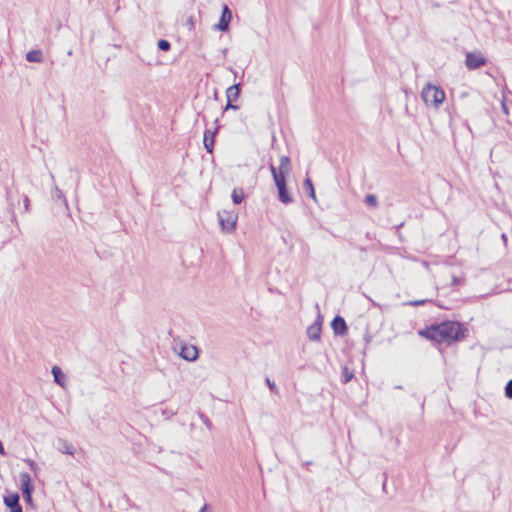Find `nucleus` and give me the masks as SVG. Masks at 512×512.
Segmentation results:
<instances>
[{
	"mask_svg": "<svg viewBox=\"0 0 512 512\" xmlns=\"http://www.w3.org/2000/svg\"><path fill=\"white\" fill-rule=\"evenodd\" d=\"M428 302H430V300H428V299H421V300H413V301L405 302L404 305L417 307V306L425 305Z\"/></svg>",
	"mask_w": 512,
	"mask_h": 512,
	"instance_id": "obj_22",
	"label": "nucleus"
},
{
	"mask_svg": "<svg viewBox=\"0 0 512 512\" xmlns=\"http://www.w3.org/2000/svg\"><path fill=\"white\" fill-rule=\"evenodd\" d=\"M385 489H386V480L383 483V490H385Z\"/></svg>",
	"mask_w": 512,
	"mask_h": 512,
	"instance_id": "obj_36",
	"label": "nucleus"
},
{
	"mask_svg": "<svg viewBox=\"0 0 512 512\" xmlns=\"http://www.w3.org/2000/svg\"><path fill=\"white\" fill-rule=\"evenodd\" d=\"M304 188L306 189L308 195L312 198V199H316V195H315V189H314V185H313V182L310 178H306L304 180Z\"/></svg>",
	"mask_w": 512,
	"mask_h": 512,
	"instance_id": "obj_17",
	"label": "nucleus"
},
{
	"mask_svg": "<svg viewBox=\"0 0 512 512\" xmlns=\"http://www.w3.org/2000/svg\"><path fill=\"white\" fill-rule=\"evenodd\" d=\"M186 25L188 26L189 30H193L194 29L195 22H194V18L192 16L187 19Z\"/></svg>",
	"mask_w": 512,
	"mask_h": 512,
	"instance_id": "obj_29",
	"label": "nucleus"
},
{
	"mask_svg": "<svg viewBox=\"0 0 512 512\" xmlns=\"http://www.w3.org/2000/svg\"><path fill=\"white\" fill-rule=\"evenodd\" d=\"M501 237H502V240H504L505 242L507 241L506 234H502Z\"/></svg>",
	"mask_w": 512,
	"mask_h": 512,
	"instance_id": "obj_34",
	"label": "nucleus"
},
{
	"mask_svg": "<svg viewBox=\"0 0 512 512\" xmlns=\"http://www.w3.org/2000/svg\"><path fill=\"white\" fill-rule=\"evenodd\" d=\"M231 198L234 204H240L244 199V193L242 189L235 188L232 191Z\"/></svg>",
	"mask_w": 512,
	"mask_h": 512,
	"instance_id": "obj_16",
	"label": "nucleus"
},
{
	"mask_svg": "<svg viewBox=\"0 0 512 512\" xmlns=\"http://www.w3.org/2000/svg\"><path fill=\"white\" fill-rule=\"evenodd\" d=\"M218 220L221 227V230L225 233H232L236 229L238 216L234 211H219Z\"/></svg>",
	"mask_w": 512,
	"mask_h": 512,
	"instance_id": "obj_4",
	"label": "nucleus"
},
{
	"mask_svg": "<svg viewBox=\"0 0 512 512\" xmlns=\"http://www.w3.org/2000/svg\"><path fill=\"white\" fill-rule=\"evenodd\" d=\"M311 464H312L311 461L304 463V465H306V466L311 465Z\"/></svg>",
	"mask_w": 512,
	"mask_h": 512,
	"instance_id": "obj_35",
	"label": "nucleus"
},
{
	"mask_svg": "<svg viewBox=\"0 0 512 512\" xmlns=\"http://www.w3.org/2000/svg\"><path fill=\"white\" fill-rule=\"evenodd\" d=\"M63 444H64V446H63L62 452L69 454V455H73L75 448L71 444H68L66 441H64Z\"/></svg>",
	"mask_w": 512,
	"mask_h": 512,
	"instance_id": "obj_23",
	"label": "nucleus"
},
{
	"mask_svg": "<svg viewBox=\"0 0 512 512\" xmlns=\"http://www.w3.org/2000/svg\"><path fill=\"white\" fill-rule=\"evenodd\" d=\"M354 377V374L352 371H350L346 366L343 367V370H342V382L343 383H348L349 381H351Z\"/></svg>",
	"mask_w": 512,
	"mask_h": 512,
	"instance_id": "obj_19",
	"label": "nucleus"
},
{
	"mask_svg": "<svg viewBox=\"0 0 512 512\" xmlns=\"http://www.w3.org/2000/svg\"><path fill=\"white\" fill-rule=\"evenodd\" d=\"M26 60L31 63H41L43 61V53L41 50H30L26 53Z\"/></svg>",
	"mask_w": 512,
	"mask_h": 512,
	"instance_id": "obj_15",
	"label": "nucleus"
},
{
	"mask_svg": "<svg viewBox=\"0 0 512 512\" xmlns=\"http://www.w3.org/2000/svg\"><path fill=\"white\" fill-rule=\"evenodd\" d=\"M181 358L187 361H195L198 358V349L194 345H183L179 352Z\"/></svg>",
	"mask_w": 512,
	"mask_h": 512,
	"instance_id": "obj_11",
	"label": "nucleus"
},
{
	"mask_svg": "<svg viewBox=\"0 0 512 512\" xmlns=\"http://www.w3.org/2000/svg\"><path fill=\"white\" fill-rule=\"evenodd\" d=\"M23 202H24L25 210L28 211L29 210V204H30V200H29L28 196H24Z\"/></svg>",
	"mask_w": 512,
	"mask_h": 512,
	"instance_id": "obj_30",
	"label": "nucleus"
},
{
	"mask_svg": "<svg viewBox=\"0 0 512 512\" xmlns=\"http://www.w3.org/2000/svg\"><path fill=\"white\" fill-rule=\"evenodd\" d=\"M322 322L320 316L307 328V337L314 342L321 340Z\"/></svg>",
	"mask_w": 512,
	"mask_h": 512,
	"instance_id": "obj_8",
	"label": "nucleus"
},
{
	"mask_svg": "<svg viewBox=\"0 0 512 512\" xmlns=\"http://www.w3.org/2000/svg\"><path fill=\"white\" fill-rule=\"evenodd\" d=\"M19 479H20V489H21L24 501L29 505H33L32 494L34 492V485L32 483L31 476L26 472H22L19 475Z\"/></svg>",
	"mask_w": 512,
	"mask_h": 512,
	"instance_id": "obj_5",
	"label": "nucleus"
},
{
	"mask_svg": "<svg viewBox=\"0 0 512 512\" xmlns=\"http://www.w3.org/2000/svg\"><path fill=\"white\" fill-rule=\"evenodd\" d=\"M231 19H232V11L226 4H224L219 22L214 26L215 29L222 31V32H227L229 30V25H230Z\"/></svg>",
	"mask_w": 512,
	"mask_h": 512,
	"instance_id": "obj_7",
	"label": "nucleus"
},
{
	"mask_svg": "<svg viewBox=\"0 0 512 512\" xmlns=\"http://www.w3.org/2000/svg\"><path fill=\"white\" fill-rule=\"evenodd\" d=\"M51 373L54 377V382L56 384H58L59 386H61L62 388L65 387V381H66V376L65 374L63 373L62 369L58 366H53L52 369H51Z\"/></svg>",
	"mask_w": 512,
	"mask_h": 512,
	"instance_id": "obj_13",
	"label": "nucleus"
},
{
	"mask_svg": "<svg viewBox=\"0 0 512 512\" xmlns=\"http://www.w3.org/2000/svg\"><path fill=\"white\" fill-rule=\"evenodd\" d=\"M19 501L20 496L17 493L4 497V504L10 509V512H23Z\"/></svg>",
	"mask_w": 512,
	"mask_h": 512,
	"instance_id": "obj_10",
	"label": "nucleus"
},
{
	"mask_svg": "<svg viewBox=\"0 0 512 512\" xmlns=\"http://www.w3.org/2000/svg\"><path fill=\"white\" fill-rule=\"evenodd\" d=\"M505 395L507 398L512 399V379L505 386Z\"/></svg>",
	"mask_w": 512,
	"mask_h": 512,
	"instance_id": "obj_26",
	"label": "nucleus"
},
{
	"mask_svg": "<svg viewBox=\"0 0 512 512\" xmlns=\"http://www.w3.org/2000/svg\"><path fill=\"white\" fill-rule=\"evenodd\" d=\"M208 507H209L208 504H204L199 512H205L208 509Z\"/></svg>",
	"mask_w": 512,
	"mask_h": 512,
	"instance_id": "obj_33",
	"label": "nucleus"
},
{
	"mask_svg": "<svg viewBox=\"0 0 512 512\" xmlns=\"http://www.w3.org/2000/svg\"><path fill=\"white\" fill-rule=\"evenodd\" d=\"M55 193L58 198H64L63 192L57 187L55 188Z\"/></svg>",
	"mask_w": 512,
	"mask_h": 512,
	"instance_id": "obj_31",
	"label": "nucleus"
},
{
	"mask_svg": "<svg viewBox=\"0 0 512 512\" xmlns=\"http://www.w3.org/2000/svg\"><path fill=\"white\" fill-rule=\"evenodd\" d=\"M157 47L161 51H169L171 48V43L166 39H160L157 42Z\"/></svg>",
	"mask_w": 512,
	"mask_h": 512,
	"instance_id": "obj_20",
	"label": "nucleus"
},
{
	"mask_svg": "<svg viewBox=\"0 0 512 512\" xmlns=\"http://www.w3.org/2000/svg\"><path fill=\"white\" fill-rule=\"evenodd\" d=\"M234 101H227L225 107H224V110L223 112L227 111V110H238L239 109V106L236 105V104H233Z\"/></svg>",
	"mask_w": 512,
	"mask_h": 512,
	"instance_id": "obj_27",
	"label": "nucleus"
},
{
	"mask_svg": "<svg viewBox=\"0 0 512 512\" xmlns=\"http://www.w3.org/2000/svg\"><path fill=\"white\" fill-rule=\"evenodd\" d=\"M23 461H24V462L29 466V468L34 472L35 476H37V472H38V470H39V467H38L37 463H36L34 460L30 459V458L24 459Z\"/></svg>",
	"mask_w": 512,
	"mask_h": 512,
	"instance_id": "obj_21",
	"label": "nucleus"
},
{
	"mask_svg": "<svg viewBox=\"0 0 512 512\" xmlns=\"http://www.w3.org/2000/svg\"><path fill=\"white\" fill-rule=\"evenodd\" d=\"M331 327H332L334 334L337 336H344L347 334V331H348L347 324L345 322V319L340 315H336L333 318V320L331 322Z\"/></svg>",
	"mask_w": 512,
	"mask_h": 512,
	"instance_id": "obj_9",
	"label": "nucleus"
},
{
	"mask_svg": "<svg viewBox=\"0 0 512 512\" xmlns=\"http://www.w3.org/2000/svg\"><path fill=\"white\" fill-rule=\"evenodd\" d=\"M241 83H235L226 90L227 101H236L240 95Z\"/></svg>",
	"mask_w": 512,
	"mask_h": 512,
	"instance_id": "obj_14",
	"label": "nucleus"
},
{
	"mask_svg": "<svg viewBox=\"0 0 512 512\" xmlns=\"http://www.w3.org/2000/svg\"><path fill=\"white\" fill-rule=\"evenodd\" d=\"M200 419L202 420V422L207 426L208 429H211L212 428V423L211 421L209 420V418L203 414V413H200Z\"/></svg>",
	"mask_w": 512,
	"mask_h": 512,
	"instance_id": "obj_28",
	"label": "nucleus"
},
{
	"mask_svg": "<svg viewBox=\"0 0 512 512\" xmlns=\"http://www.w3.org/2000/svg\"><path fill=\"white\" fill-rule=\"evenodd\" d=\"M464 284V279L463 278H459L455 275H452V280H451V286L452 287H456V286H459V285H462Z\"/></svg>",
	"mask_w": 512,
	"mask_h": 512,
	"instance_id": "obj_25",
	"label": "nucleus"
},
{
	"mask_svg": "<svg viewBox=\"0 0 512 512\" xmlns=\"http://www.w3.org/2000/svg\"><path fill=\"white\" fill-rule=\"evenodd\" d=\"M0 454L1 455H5V449H4L3 444H2L1 441H0Z\"/></svg>",
	"mask_w": 512,
	"mask_h": 512,
	"instance_id": "obj_32",
	"label": "nucleus"
},
{
	"mask_svg": "<svg viewBox=\"0 0 512 512\" xmlns=\"http://www.w3.org/2000/svg\"><path fill=\"white\" fill-rule=\"evenodd\" d=\"M421 96L427 105L438 107L445 99V92L440 87L428 84L423 88Z\"/></svg>",
	"mask_w": 512,
	"mask_h": 512,
	"instance_id": "obj_3",
	"label": "nucleus"
},
{
	"mask_svg": "<svg viewBox=\"0 0 512 512\" xmlns=\"http://www.w3.org/2000/svg\"><path fill=\"white\" fill-rule=\"evenodd\" d=\"M364 203L372 208L378 207V199L374 194H367L364 199Z\"/></svg>",
	"mask_w": 512,
	"mask_h": 512,
	"instance_id": "obj_18",
	"label": "nucleus"
},
{
	"mask_svg": "<svg viewBox=\"0 0 512 512\" xmlns=\"http://www.w3.org/2000/svg\"><path fill=\"white\" fill-rule=\"evenodd\" d=\"M267 386L269 387L270 391L275 393V394H278L279 393V390L275 384L274 381H271L268 377L266 378L265 380Z\"/></svg>",
	"mask_w": 512,
	"mask_h": 512,
	"instance_id": "obj_24",
	"label": "nucleus"
},
{
	"mask_svg": "<svg viewBox=\"0 0 512 512\" xmlns=\"http://www.w3.org/2000/svg\"><path fill=\"white\" fill-rule=\"evenodd\" d=\"M467 329L457 321H442L421 329L419 335L438 343L460 341L466 337Z\"/></svg>",
	"mask_w": 512,
	"mask_h": 512,
	"instance_id": "obj_1",
	"label": "nucleus"
},
{
	"mask_svg": "<svg viewBox=\"0 0 512 512\" xmlns=\"http://www.w3.org/2000/svg\"><path fill=\"white\" fill-rule=\"evenodd\" d=\"M487 59L480 52H467L465 58V65L469 70H475L484 66Z\"/></svg>",
	"mask_w": 512,
	"mask_h": 512,
	"instance_id": "obj_6",
	"label": "nucleus"
},
{
	"mask_svg": "<svg viewBox=\"0 0 512 512\" xmlns=\"http://www.w3.org/2000/svg\"><path fill=\"white\" fill-rule=\"evenodd\" d=\"M503 109H504V111H506V112H507V108H506V105H505V104H503Z\"/></svg>",
	"mask_w": 512,
	"mask_h": 512,
	"instance_id": "obj_37",
	"label": "nucleus"
},
{
	"mask_svg": "<svg viewBox=\"0 0 512 512\" xmlns=\"http://www.w3.org/2000/svg\"><path fill=\"white\" fill-rule=\"evenodd\" d=\"M270 171L277 188L278 199L285 205L294 201L292 195L287 189V176L290 173V158L286 155L281 156L279 168L276 169L273 164H270Z\"/></svg>",
	"mask_w": 512,
	"mask_h": 512,
	"instance_id": "obj_2",
	"label": "nucleus"
},
{
	"mask_svg": "<svg viewBox=\"0 0 512 512\" xmlns=\"http://www.w3.org/2000/svg\"><path fill=\"white\" fill-rule=\"evenodd\" d=\"M218 129H219V127H216L214 131L205 130V132H204L203 143H204V147L208 153H213L215 136L218 133Z\"/></svg>",
	"mask_w": 512,
	"mask_h": 512,
	"instance_id": "obj_12",
	"label": "nucleus"
}]
</instances>
